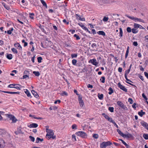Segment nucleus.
Here are the masks:
<instances>
[{
  "instance_id": "1",
  "label": "nucleus",
  "mask_w": 148,
  "mask_h": 148,
  "mask_svg": "<svg viewBox=\"0 0 148 148\" xmlns=\"http://www.w3.org/2000/svg\"><path fill=\"white\" fill-rule=\"evenodd\" d=\"M46 132H47L46 137L47 139H49L51 138L53 139H54L56 138V136H53L54 133L52 130L46 128Z\"/></svg>"
},
{
  "instance_id": "2",
  "label": "nucleus",
  "mask_w": 148,
  "mask_h": 148,
  "mask_svg": "<svg viewBox=\"0 0 148 148\" xmlns=\"http://www.w3.org/2000/svg\"><path fill=\"white\" fill-rule=\"evenodd\" d=\"M125 16L129 18L130 19L133 20L135 22H142V23H144V21L143 19L138 18L134 16H129L128 14H126L125 15Z\"/></svg>"
},
{
  "instance_id": "3",
  "label": "nucleus",
  "mask_w": 148,
  "mask_h": 148,
  "mask_svg": "<svg viewBox=\"0 0 148 148\" xmlns=\"http://www.w3.org/2000/svg\"><path fill=\"white\" fill-rule=\"evenodd\" d=\"M117 104L119 107L125 110H127L128 108L121 101H118L117 102Z\"/></svg>"
},
{
  "instance_id": "4",
  "label": "nucleus",
  "mask_w": 148,
  "mask_h": 148,
  "mask_svg": "<svg viewBox=\"0 0 148 148\" xmlns=\"http://www.w3.org/2000/svg\"><path fill=\"white\" fill-rule=\"evenodd\" d=\"M6 115L10 120H12V123H15L17 121V119L13 115L8 114H7Z\"/></svg>"
},
{
  "instance_id": "5",
  "label": "nucleus",
  "mask_w": 148,
  "mask_h": 148,
  "mask_svg": "<svg viewBox=\"0 0 148 148\" xmlns=\"http://www.w3.org/2000/svg\"><path fill=\"white\" fill-rule=\"evenodd\" d=\"M76 135L77 136H80L83 138H86L87 136V134L84 132L82 131H79L76 132Z\"/></svg>"
},
{
  "instance_id": "6",
  "label": "nucleus",
  "mask_w": 148,
  "mask_h": 148,
  "mask_svg": "<svg viewBox=\"0 0 148 148\" xmlns=\"http://www.w3.org/2000/svg\"><path fill=\"white\" fill-rule=\"evenodd\" d=\"M102 115L104 117L107 119L109 121L112 123H113L116 124L115 122L112 119V118H110L105 113H103Z\"/></svg>"
},
{
  "instance_id": "7",
  "label": "nucleus",
  "mask_w": 148,
  "mask_h": 148,
  "mask_svg": "<svg viewBox=\"0 0 148 148\" xmlns=\"http://www.w3.org/2000/svg\"><path fill=\"white\" fill-rule=\"evenodd\" d=\"M101 5H102L105 4L109 3V1L106 0H96Z\"/></svg>"
},
{
  "instance_id": "8",
  "label": "nucleus",
  "mask_w": 148,
  "mask_h": 148,
  "mask_svg": "<svg viewBox=\"0 0 148 148\" xmlns=\"http://www.w3.org/2000/svg\"><path fill=\"white\" fill-rule=\"evenodd\" d=\"M78 101L81 107H83L84 106V103L82 99V98L80 96L78 97Z\"/></svg>"
},
{
  "instance_id": "9",
  "label": "nucleus",
  "mask_w": 148,
  "mask_h": 148,
  "mask_svg": "<svg viewBox=\"0 0 148 148\" xmlns=\"http://www.w3.org/2000/svg\"><path fill=\"white\" fill-rule=\"evenodd\" d=\"M118 85L119 88H120L122 90L125 92L127 91V89L124 86L122 85L121 83L119 82L118 84Z\"/></svg>"
},
{
  "instance_id": "10",
  "label": "nucleus",
  "mask_w": 148,
  "mask_h": 148,
  "mask_svg": "<svg viewBox=\"0 0 148 148\" xmlns=\"http://www.w3.org/2000/svg\"><path fill=\"white\" fill-rule=\"evenodd\" d=\"M78 24L85 31L87 32H88L89 33H90V32L89 31L88 28L84 26V25H83L82 23H78Z\"/></svg>"
},
{
  "instance_id": "11",
  "label": "nucleus",
  "mask_w": 148,
  "mask_h": 148,
  "mask_svg": "<svg viewBox=\"0 0 148 148\" xmlns=\"http://www.w3.org/2000/svg\"><path fill=\"white\" fill-rule=\"evenodd\" d=\"M0 92H3L5 93L10 94H19L20 93V92H14L5 91H2L1 90H0Z\"/></svg>"
},
{
  "instance_id": "12",
  "label": "nucleus",
  "mask_w": 148,
  "mask_h": 148,
  "mask_svg": "<svg viewBox=\"0 0 148 148\" xmlns=\"http://www.w3.org/2000/svg\"><path fill=\"white\" fill-rule=\"evenodd\" d=\"M4 147V141L1 139H0V148H3Z\"/></svg>"
},
{
  "instance_id": "13",
  "label": "nucleus",
  "mask_w": 148,
  "mask_h": 148,
  "mask_svg": "<svg viewBox=\"0 0 148 148\" xmlns=\"http://www.w3.org/2000/svg\"><path fill=\"white\" fill-rule=\"evenodd\" d=\"M141 125L148 131V124L144 121L141 123Z\"/></svg>"
},
{
  "instance_id": "14",
  "label": "nucleus",
  "mask_w": 148,
  "mask_h": 148,
  "mask_svg": "<svg viewBox=\"0 0 148 148\" xmlns=\"http://www.w3.org/2000/svg\"><path fill=\"white\" fill-rule=\"evenodd\" d=\"M98 45H97V43H93V51H97L98 49Z\"/></svg>"
},
{
  "instance_id": "15",
  "label": "nucleus",
  "mask_w": 148,
  "mask_h": 148,
  "mask_svg": "<svg viewBox=\"0 0 148 148\" xmlns=\"http://www.w3.org/2000/svg\"><path fill=\"white\" fill-rule=\"evenodd\" d=\"M14 46L17 48V49L21 50L22 47L18 43H15L14 44Z\"/></svg>"
},
{
  "instance_id": "16",
  "label": "nucleus",
  "mask_w": 148,
  "mask_h": 148,
  "mask_svg": "<svg viewBox=\"0 0 148 148\" xmlns=\"http://www.w3.org/2000/svg\"><path fill=\"white\" fill-rule=\"evenodd\" d=\"M134 27L135 29H137L140 28V29L143 28L142 26L138 24L137 23H134Z\"/></svg>"
},
{
  "instance_id": "17",
  "label": "nucleus",
  "mask_w": 148,
  "mask_h": 148,
  "mask_svg": "<svg viewBox=\"0 0 148 148\" xmlns=\"http://www.w3.org/2000/svg\"><path fill=\"white\" fill-rule=\"evenodd\" d=\"M38 125L36 123H33L32 124H31L29 125H28V126L30 128H36L38 127Z\"/></svg>"
},
{
  "instance_id": "18",
  "label": "nucleus",
  "mask_w": 148,
  "mask_h": 148,
  "mask_svg": "<svg viewBox=\"0 0 148 148\" xmlns=\"http://www.w3.org/2000/svg\"><path fill=\"white\" fill-rule=\"evenodd\" d=\"M14 88H16L18 90H20L21 89V86L18 84H14Z\"/></svg>"
},
{
  "instance_id": "19",
  "label": "nucleus",
  "mask_w": 148,
  "mask_h": 148,
  "mask_svg": "<svg viewBox=\"0 0 148 148\" xmlns=\"http://www.w3.org/2000/svg\"><path fill=\"white\" fill-rule=\"evenodd\" d=\"M32 92L34 96L36 98H38L39 96L38 93L34 90H32Z\"/></svg>"
},
{
  "instance_id": "20",
  "label": "nucleus",
  "mask_w": 148,
  "mask_h": 148,
  "mask_svg": "<svg viewBox=\"0 0 148 148\" xmlns=\"http://www.w3.org/2000/svg\"><path fill=\"white\" fill-rule=\"evenodd\" d=\"M24 92L26 93V94L27 95V96L28 97H30L31 98L32 97L31 96V94L30 93L29 90H28L27 89H25L24 90Z\"/></svg>"
},
{
  "instance_id": "21",
  "label": "nucleus",
  "mask_w": 148,
  "mask_h": 148,
  "mask_svg": "<svg viewBox=\"0 0 148 148\" xmlns=\"http://www.w3.org/2000/svg\"><path fill=\"white\" fill-rule=\"evenodd\" d=\"M97 33L100 35H101L103 36H105L106 34L103 31H100L97 32Z\"/></svg>"
},
{
  "instance_id": "22",
  "label": "nucleus",
  "mask_w": 148,
  "mask_h": 148,
  "mask_svg": "<svg viewBox=\"0 0 148 148\" xmlns=\"http://www.w3.org/2000/svg\"><path fill=\"white\" fill-rule=\"evenodd\" d=\"M138 115L141 117H142L143 115L145 114V112H143L142 110H141L140 112H139L138 113Z\"/></svg>"
},
{
  "instance_id": "23",
  "label": "nucleus",
  "mask_w": 148,
  "mask_h": 148,
  "mask_svg": "<svg viewBox=\"0 0 148 148\" xmlns=\"http://www.w3.org/2000/svg\"><path fill=\"white\" fill-rule=\"evenodd\" d=\"M103 142L106 147L109 146L112 144V143L110 141H108L107 142Z\"/></svg>"
},
{
  "instance_id": "24",
  "label": "nucleus",
  "mask_w": 148,
  "mask_h": 148,
  "mask_svg": "<svg viewBox=\"0 0 148 148\" xmlns=\"http://www.w3.org/2000/svg\"><path fill=\"white\" fill-rule=\"evenodd\" d=\"M108 90L109 92H108V94L109 95H111L114 92V90L111 87H110L108 89Z\"/></svg>"
},
{
  "instance_id": "25",
  "label": "nucleus",
  "mask_w": 148,
  "mask_h": 148,
  "mask_svg": "<svg viewBox=\"0 0 148 148\" xmlns=\"http://www.w3.org/2000/svg\"><path fill=\"white\" fill-rule=\"evenodd\" d=\"M43 140V139H41L40 138L37 137L36 138V143H38L39 142V141L40 142H42Z\"/></svg>"
},
{
  "instance_id": "26",
  "label": "nucleus",
  "mask_w": 148,
  "mask_h": 148,
  "mask_svg": "<svg viewBox=\"0 0 148 148\" xmlns=\"http://www.w3.org/2000/svg\"><path fill=\"white\" fill-rule=\"evenodd\" d=\"M7 58L11 60L12 58V54H8L6 56Z\"/></svg>"
},
{
  "instance_id": "27",
  "label": "nucleus",
  "mask_w": 148,
  "mask_h": 148,
  "mask_svg": "<svg viewBox=\"0 0 148 148\" xmlns=\"http://www.w3.org/2000/svg\"><path fill=\"white\" fill-rule=\"evenodd\" d=\"M129 46H128L127 47V50H126V54L125 55V58H126L128 56V54L129 53Z\"/></svg>"
},
{
  "instance_id": "28",
  "label": "nucleus",
  "mask_w": 148,
  "mask_h": 148,
  "mask_svg": "<svg viewBox=\"0 0 148 148\" xmlns=\"http://www.w3.org/2000/svg\"><path fill=\"white\" fill-rule=\"evenodd\" d=\"M40 2L46 8H47V5L46 3L43 0H40Z\"/></svg>"
},
{
  "instance_id": "29",
  "label": "nucleus",
  "mask_w": 148,
  "mask_h": 148,
  "mask_svg": "<svg viewBox=\"0 0 148 148\" xmlns=\"http://www.w3.org/2000/svg\"><path fill=\"white\" fill-rule=\"evenodd\" d=\"M132 32L133 34H136L138 32V30L134 28L132 29Z\"/></svg>"
},
{
  "instance_id": "30",
  "label": "nucleus",
  "mask_w": 148,
  "mask_h": 148,
  "mask_svg": "<svg viewBox=\"0 0 148 148\" xmlns=\"http://www.w3.org/2000/svg\"><path fill=\"white\" fill-rule=\"evenodd\" d=\"M21 127H19L17 128V131L18 133H21L23 134V133L22 132V131L21 130Z\"/></svg>"
},
{
  "instance_id": "31",
  "label": "nucleus",
  "mask_w": 148,
  "mask_h": 148,
  "mask_svg": "<svg viewBox=\"0 0 148 148\" xmlns=\"http://www.w3.org/2000/svg\"><path fill=\"white\" fill-rule=\"evenodd\" d=\"M98 64V62L96 61V60L95 59H93V65L97 66Z\"/></svg>"
},
{
  "instance_id": "32",
  "label": "nucleus",
  "mask_w": 148,
  "mask_h": 148,
  "mask_svg": "<svg viewBox=\"0 0 148 148\" xmlns=\"http://www.w3.org/2000/svg\"><path fill=\"white\" fill-rule=\"evenodd\" d=\"M33 73L37 76H38L40 75V73L38 71H34L33 72Z\"/></svg>"
},
{
  "instance_id": "33",
  "label": "nucleus",
  "mask_w": 148,
  "mask_h": 148,
  "mask_svg": "<svg viewBox=\"0 0 148 148\" xmlns=\"http://www.w3.org/2000/svg\"><path fill=\"white\" fill-rule=\"evenodd\" d=\"M119 36L120 37H122L123 36V32L122 29L121 28H119Z\"/></svg>"
},
{
  "instance_id": "34",
  "label": "nucleus",
  "mask_w": 148,
  "mask_h": 148,
  "mask_svg": "<svg viewBox=\"0 0 148 148\" xmlns=\"http://www.w3.org/2000/svg\"><path fill=\"white\" fill-rule=\"evenodd\" d=\"M11 50L14 53L17 54L18 53L17 50L14 48H12L11 49Z\"/></svg>"
},
{
  "instance_id": "35",
  "label": "nucleus",
  "mask_w": 148,
  "mask_h": 148,
  "mask_svg": "<svg viewBox=\"0 0 148 148\" xmlns=\"http://www.w3.org/2000/svg\"><path fill=\"white\" fill-rule=\"evenodd\" d=\"M57 107L56 106H51L50 107V108H49V109L51 110H57Z\"/></svg>"
},
{
  "instance_id": "36",
  "label": "nucleus",
  "mask_w": 148,
  "mask_h": 148,
  "mask_svg": "<svg viewBox=\"0 0 148 148\" xmlns=\"http://www.w3.org/2000/svg\"><path fill=\"white\" fill-rule=\"evenodd\" d=\"M98 97L99 99H102L103 98V95L102 94H98Z\"/></svg>"
},
{
  "instance_id": "37",
  "label": "nucleus",
  "mask_w": 148,
  "mask_h": 148,
  "mask_svg": "<svg viewBox=\"0 0 148 148\" xmlns=\"http://www.w3.org/2000/svg\"><path fill=\"white\" fill-rule=\"evenodd\" d=\"M144 138L146 140L148 139V134H144L143 135Z\"/></svg>"
},
{
  "instance_id": "38",
  "label": "nucleus",
  "mask_w": 148,
  "mask_h": 148,
  "mask_svg": "<svg viewBox=\"0 0 148 148\" xmlns=\"http://www.w3.org/2000/svg\"><path fill=\"white\" fill-rule=\"evenodd\" d=\"M106 146L103 142L100 144V148H106Z\"/></svg>"
},
{
  "instance_id": "39",
  "label": "nucleus",
  "mask_w": 148,
  "mask_h": 148,
  "mask_svg": "<svg viewBox=\"0 0 148 148\" xmlns=\"http://www.w3.org/2000/svg\"><path fill=\"white\" fill-rule=\"evenodd\" d=\"M105 78L104 77L102 76L100 79V80L101 81V82L103 83L105 82Z\"/></svg>"
},
{
  "instance_id": "40",
  "label": "nucleus",
  "mask_w": 148,
  "mask_h": 148,
  "mask_svg": "<svg viewBox=\"0 0 148 148\" xmlns=\"http://www.w3.org/2000/svg\"><path fill=\"white\" fill-rule=\"evenodd\" d=\"M109 18L108 17H106V16H104L103 19V21L104 22H107L108 21V20Z\"/></svg>"
},
{
  "instance_id": "41",
  "label": "nucleus",
  "mask_w": 148,
  "mask_h": 148,
  "mask_svg": "<svg viewBox=\"0 0 148 148\" xmlns=\"http://www.w3.org/2000/svg\"><path fill=\"white\" fill-rule=\"evenodd\" d=\"M30 16L29 17L32 19L34 18V13H30L29 14Z\"/></svg>"
},
{
  "instance_id": "42",
  "label": "nucleus",
  "mask_w": 148,
  "mask_h": 148,
  "mask_svg": "<svg viewBox=\"0 0 148 148\" xmlns=\"http://www.w3.org/2000/svg\"><path fill=\"white\" fill-rule=\"evenodd\" d=\"M42 59V58L41 57H38L37 58L38 61V63L41 62Z\"/></svg>"
},
{
  "instance_id": "43",
  "label": "nucleus",
  "mask_w": 148,
  "mask_h": 148,
  "mask_svg": "<svg viewBox=\"0 0 148 148\" xmlns=\"http://www.w3.org/2000/svg\"><path fill=\"white\" fill-rule=\"evenodd\" d=\"M108 110L111 112H114V108L113 107H109Z\"/></svg>"
},
{
  "instance_id": "44",
  "label": "nucleus",
  "mask_w": 148,
  "mask_h": 148,
  "mask_svg": "<svg viewBox=\"0 0 148 148\" xmlns=\"http://www.w3.org/2000/svg\"><path fill=\"white\" fill-rule=\"evenodd\" d=\"M99 137V135L98 134H93V138L95 139H97Z\"/></svg>"
},
{
  "instance_id": "45",
  "label": "nucleus",
  "mask_w": 148,
  "mask_h": 148,
  "mask_svg": "<svg viewBox=\"0 0 148 148\" xmlns=\"http://www.w3.org/2000/svg\"><path fill=\"white\" fill-rule=\"evenodd\" d=\"M61 95L62 96H64V95L67 96L68 95V93L66 92L65 91H63Z\"/></svg>"
},
{
  "instance_id": "46",
  "label": "nucleus",
  "mask_w": 148,
  "mask_h": 148,
  "mask_svg": "<svg viewBox=\"0 0 148 148\" xmlns=\"http://www.w3.org/2000/svg\"><path fill=\"white\" fill-rule=\"evenodd\" d=\"M126 30L128 33H130L132 31V29H131L130 27H128L127 28Z\"/></svg>"
},
{
  "instance_id": "47",
  "label": "nucleus",
  "mask_w": 148,
  "mask_h": 148,
  "mask_svg": "<svg viewBox=\"0 0 148 148\" xmlns=\"http://www.w3.org/2000/svg\"><path fill=\"white\" fill-rule=\"evenodd\" d=\"M77 62V60L75 59H74L72 60V63L73 65H76Z\"/></svg>"
},
{
  "instance_id": "48",
  "label": "nucleus",
  "mask_w": 148,
  "mask_h": 148,
  "mask_svg": "<svg viewBox=\"0 0 148 148\" xmlns=\"http://www.w3.org/2000/svg\"><path fill=\"white\" fill-rule=\"evenodd\" d=\"M77 56V54H71V56L72 58H76Z\"/></svg>"
},
{
  "instance_id": "49",
  "label": "nucleus",
  "mask_w": 148,
  "mask_h": 148,
  "mask_svg": "<svg viewBox=\"0 0 148 148\" xmlns=\"http://www.w3.org/2000/svg\"><path fill=\"white\" fill-rule=\"evenodd\" d=\"M72 128L73 129H77V125H76L74 124L72 125Z\"/></svg>"
},
{
  "instance_id": "50",
  "label": "nucleus",
  "mask_w": 148,
  "mask_h": 148,
  "mask_svg": "<svg viewBox=\"0 0 148 148\" xmlns=\"http://www.w3.org/2000/svg\"><path fill=\"white\" fill-rule=\"evenodd\" d=\"M128 101L131 104H132L133 103V101L132 99L131 98H129L128 99Z\"/></svg>"
},
{
  "instance_id": "51",
  "label": "nucleus",
  "mask_w": 148,
  "mask_h": 148,
  "mask_svg": "<svg viewBox=\"0 0 148 148\" xmlns=\"http://www.w3.org/2000/svg\"><path fill=\"white\" fill-rule=\"evenodd\" d=\"M29 138L33 142L34 141L35 138L34 137H33L32 136H29Z\"/></svg>"
},
{
  "instance_id": "52",
  "label": "nucleus",
  "mask_w": 148,
  "mask_h": 148,
  "mask_svg": "<svg viewBox=\"0 0 148 148\" xmlns=\"http://www.w3.org/2000/svg\"><path fill=\"white\" fill-rule=\"evenodd\" d=\"M117 131L120 135L121 136L123 135V133L119 129H117Z\"/></svg>"
},
{
  "instance_id": "53",
  "label": "nucleus",
  "mask_w": 148,
  "mask_h": 148,
  "mask_svg": "<svg viewBox=\"0 0 148 148\" xmlns=\"http://www.w3.org/2000/svg\"><path fill=\"white\" fill-rule=\"evenodd\" d=\"M74 36L76 38V39L77 40H78L80 39V38L79 37V36L77 35L76 34H74Z\"/></svg>"
},
{
  "instance_id": "54",
  "label": "nucleus",
  "mask_w": 148,
  "mask_h": 148,
  "mask_svg": "<svg viewBox=\"0 0 148 148\" xmlns=\"http://www.w3.org/2000/svg\"><path fill=\"white\" fill-rule=\"evenodd\" d=\"M27 78L28 79V76L27 75H25L23 76L22 78L23 79H26V78Z\"/></svg>"
},
{
  "instance_id": "55",
  "label": "nucleus",
  "mask_w": 148,
  "mask_h": 148,
  "mask_svg": "<svg viewBox=\"0 0 148 148\" xmlns=\"http://www.w3.org/2000/svg\"><path fill=\"white\" fill-rule=\"evenodd\" d=\"M14 84H12L8 85V87L10 88H14Z\"/></svg>"
},
{
  "instance_id": "56",
  "label": "nucleus",
  "mask_w": 148,
  "mask_h": 148,
  "mask_svg": "<svg viewBox=\"0 0 148 148\" xmlns=\"http://www.w3.org/2000/svg\"><path fill=\"white\" fill-rule=\"evenodd\" d=\"M142 96L143 97V98L145 99L146 100H147V97L145 95L144 93H143L142 94Z\"/></svg>"
},
{
  "instance_id": "57",
  "label": "nucleus",
  "mask_w": 148,
  "mask_h": 148,
  "mask_svg": "<svg viewBox=\"0 0 148 148\" xmlns=\"http://www.w3.org/2000/svg\"><path fill=\"white\" fill-rule=\"evenodd\" d=\"M139 77L142 81H144V79L142 76L139 75Z\"/></svg>"
},
{
  "instance_id": "58",
  "label": "nucleus",
  "mask_w": 148,
  "mask_h": 148,
  "mask_svg": "<svg viewBox=\"0 0 148 148\" xmlns=\"http://www.w3.org/2000/svg\"><path fill=\"white\" fill-rule=\"evenodd\" d=\"M130 70V69H128V70H126L125 73V74H128L129 73Z\"/></svg>"
},
{
  "instance_id": "59",
  "label": "nucleus",
  "mask_w": 148,
  "mask_h": 148,
  "mask_svg": "<svg viewBox=\"0 0 148 148\" xmlns=\"http://www.w3.org/2000/svg\"><path fill=\"white\" fill-rule=\"evenodd\" d=\"M133 45L135 46H136L138 45V43L137 42H136V41H134L133 42Z\"/></svg>"
},
{
  "instance_id": "60",
  "label": "nucleus",
  "mask_w": 148,
  "mask_h": 148,
  "mask_svg": "<svg viewBox=\"0 0 148 148\" xmlns=\"http://www.w3.org/2000/svg\"><path fill=\"white\" fill-rule=\"evenodd\" d=\"M75 17L78 20H79V18L80 17V16L79 15L77 14H75Z\"/></svg>"
},
{
  "instance_id": "61",
  "label": "nucleus",
  "mask_w": 148,
  "mask_h": 148,
  "mask_svg": "<svg viewBox=\"0 0 148 148\" xmlns=\"http://www.w3.org/2000/svg\"><path fill=\"white\" fill-rule=\"evenodd\" d=\"M5 133V132L4 130H3L0 129V135H2L1 133Z\"/></svg>"
},
{
  "instance_id": "62",
  "label": "nucleus",
  "mask_w": 148,
  "mask_h": 148,
  "mask_svg": "<svg viewBox=\"0 0 148 148\" xmlns=\"http://www.w3.org/2000/svg\"><path fill=\"white\" fill-rule=\"evenodd\" d=\"M145 40L148 42V35L145 36Z\"/></svg>"
},
{
  "instance_id": "63",
  "label": "nucleus",
  "mask_w": 148,
  "mask_h": 148,
  "mask_svg": "<svg viewBox=\"0 0 148 148\" xmlns=\"http://www.w3.org/2000/svg\"><path fill=\"white\" fill-rule=\"evenodd\" d=\"M144 75H145V77H146L147 79H148V73H147L146 72H144Z\"/></svg>"
},
{
  "instance_id": "64",
  "label": "nucleus",
  "mask_w": 148,
  "mask_h": 148,
  "mask_svg": "<svg viewBox=\"0 0 148 148\" xmlns=\"http://www.w3.org/2000/svg\"><path fill=\"white\" fill-rule=\"evenodd\" d=\"M136 104L135 103H134L132 105V108L134 109H135L136 108Z\"/></svg>"
}]
</instances>
